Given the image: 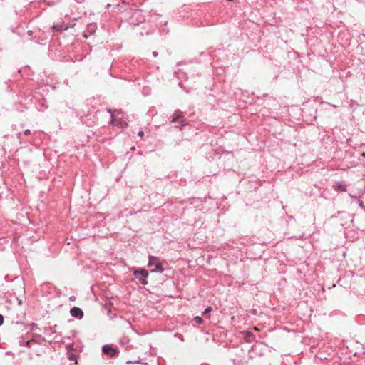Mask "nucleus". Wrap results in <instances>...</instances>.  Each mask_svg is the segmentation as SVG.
<instances>
[{"mask_svg": "<svg viewBox=\"0 0 365 365\" xmlns=\"http://www.w3.org/2000/svg\"><path fill=\"white\" fill-rule=\"evenodd\" d=\"M76 1H78V2H80V1H81L82 0H76Z\"/></svg>", "mask_w": 365, "mask_h": 365, "instance_id": "20", "label": "nucleus"}, {"mask_svg": "<svg viewBox=\"0 0 365 365\" xmlns=\"http://www.w3.org/2000/svg\"><path fill=\"white\" fill-rule=\"evenodd\" d=\"M70 313L72 317L81 319L83 317V311L76 307H74L71 309Z\"/></svg>", "mask_w": 365, "mask_h": 365, "instance_id": "5", "label": "nucleus"}, {"mask_svg": "<svg viewBox=\"0 0 365 365\" xmlns=\"http://www.w3.org/2000/svg\"><path fill=\"white\" fill-rule=\"evenodd\" d=\"M148 265L151 268L150 271L152 272H163L164 271L162 264L159 262L158 258L156 257L150 256Z\"/></svg>", "mask_w": 365, "mask_h": 365, "instance_id": "1", "label": "nucleus"}, {"mask_svg": "<svg viewBox=\"0 0 365 365\" xmlns=\"http://www.w3.org/2000/svg\"><path fill=\"white\" fill-rule=\"evenodd\" d=\"M183 117V113L180 110H177L174 113L173 116L172 121L173 122H177L179 119L182 118Z\"/></svg>", "mask_w": 365, "mask_h": 365, "instance_id": "10", "label": "nucleus"}, {"mask_svg": "<svg viewBox=\"0 0 365 365\" xmlns=\"http://www.w3.org/2000/svg\"><path fill=\"white\" fill-rule=\"evenodd\" d=\"M187 125V123L185 122V120H182L181 121V125H182V126H184V125Z\"/></svg>", "mask_w": 365, "mask_h": 365, "instance_id": "16", "label": "nucleus"}, {"mask_svg": "<svg viewBox=\"0 0 365 365\" xmlns=\"http://www.w3.org/2000/svg\"><path fill=\"white\" fill-rule=\"evenodd\" d=\"M334 190L340 192H346V185L342 182H337L334 185Z\"/></svg>", "mask_w": 365, "mask_h": 365, "instance_id": "8", "label": "nucleus"}, {"mask_svg": "<svg viewBox=\"0 0 365 365\" xmlns=\"http://www.w3.org/2000/svg\"><path fill=\"white\" fill-rule=\"evenodd\" d=\"M4 323V317L1 314H0V326Z\"/></svg>", "mask_w": 365, "mask_h": 365, "instance_id": "14", "label": "nucleus"}, {"mask_svg": "<svg viewBox=\"0 0 365 365\" xmlns=\"http://www.w3.org/2000/svg\"><path fill=\"white\" fill-rule=\"evenodd\" d=\"M102 351L105 355L113 358L118 356L119 353L117 349L109 344L104 345L102 348Z\"/></svg>", "mask_w": 365, "mask_h": 365, "instance_id": "3", "label": "nucleus"}, {"mask_svg": "<svg viewBox=\"0 0 365 365\" xmlns=\"http://www.w3.org/2000/svg\"><path fill=\"white\" fill-rule=\"evenodd\" d=\"M36 344H40L41 342H40V341L36 340V339H31V340H28L26 341H24L23 339L19 341V345L21 346H25L29 348L32 347V346Z\"/></svg>", "mask_w": 365, "mask_h": 365, "instance_id": "6", "label": "nucleus"}, {"mask_svg": "<svg viewBox=\"0 0 365 365\" xmlns=\"http://www.w3.org/2000/svg\"><path fill=\"white\" fill-rule=\"evenodd\" d=\"M351 104L354 105L353 101H351Z\"/></svg>", "mask_w": 365, "mask_h": 365, "instance_id": "18", "label": "nucleus"}, {"mask_svg": "<svg viewBox=\"0 0 365 365\" xmlns=\"http://www.w3.org/2000/svg\"><path fill=\"white\" fill-rule=\"evenodd\" d=\"M117 113L119 114V112L115 111V114H111L110 115V122L115 125H118L121 128H124L127 126V122L123 119V116L118 118Z\"/></svg>", "mask_w": 365, "mask_h": 365, "instance_id": "2", "label": "nucleus"}, {"mask_svg": "<svg viewBox=\"0 0 365 365\" xmlns=\"http://www.w3.org/2000/svg\"><path fill=\"white\" fill-rule=\"evenodd\" d=\"M194 321H195L196 323L199 324H202V323H203V319H202L200 317H198V316H197V317H195L194 318Z\"/></svg>", "mask_w": 365, "mask_h": 365, "instance_id": "11", "label": "nucleus"}, {"mask_svg": "<svg viewBox=\"0 0 365 365\" xmlns=\"http://www.w3.org/2000/svg\"><path fill=\"white\" fill-rule=\"evenodd\" d=\"M134 275L135 277L138 278L139 276L142 277L143 279H140V282L143 284H147V282L145 281V278L148 277V272L147 270L144 269H142L139 271H135L134 272Z\"/></svg>", "mask_w": 365, "mask_h": 365, "instance_id": "4", "label": "nucleus"}, {"mask_svg": "<svg viewBox=\"0 0 365 365\" xmlns=\"http://www.w3.org/2000/svg\"><path fill=\"white\" fill-rule=\"evenodd\" d=\"M212 310V307H208L205 309V310L203 312V314H207L208 313H210L211 311Z\"/></svg>", "mask_w": 365, "mask_h": 365, "instance_id": "12", "label": "nucleus"}, {"mask_svg": "<svg viewBox=\"0 0 365 365\" xmlns=\"http://www.w3.org/2000/svg\"><path fill=\"white\" fill-rule=\"evenodd\" d=\"M73 346L69 344L66 346V348L68 351V358L70 361H74L75 364H77L76 356L73 353H70V351L72 349Z\"/></svg>", "mask_w": 365, "mask_h": 365, "instance_id": "9", "label": "nucleus"}, {"mask_svg": "<svg viewBox=\"0 0 365 365\" xmlns=\"http://www.w3.org/2000/svg\"><path fill=\"white\" fill-rule=\"evenodd\" d=\"M74 24H68L67 26H64L63 24H55L53 26L52 29L55 31H61L63 30H67L69 27H73Z\"/></svg>", "mask_w": 365, "mask_h": 365, "instance_id": "7", "label": "nucleus"}, {"mask_svg": "<svg viewBox=\"0 0 365 365\" xmlns=\"http://www.w3.org/2000/svg\"><path fill=\"white\" fill-rule=\"evenodd\" d=\"M351 104L354 105L353 101H351Z\"/></svg>", "mask_w": 365, "mask_h": 365, "instance_id": "19", "label": "nucleus"}, {"mask_svg": "<svg viewBox=\"0 0 365 365\" xmlns=\"http://www.w3.org/2000/svg\"><path fill=\"white\" fill-rule=\"evenodd\" d=\"M30 134H31V130H30L27 129V130H26L24 131V135H30Z\"/></svg>", "mask_w": 365, "mask_h": 365, "instance_id": "13", "label": "nucleus"}, {"mask_svg": "<svg viewBox=\"0 0 365 365\" xmlns=\"http://www.w3.org/2000/svg\"><path fill=\"white\" fill-rule=\"evenodd\" d=\"M157 55H158V53H157V52H153V56H157Z\"/></svg>", "mask_w": 365, "mask_h": 365, "instance_id": "17", "label": "nucleus"}, {"mask_svg": "<svg viewBox=\"0 0 365 365\" xmlns=\"http://www.w3.org/2000/svg\"><path fill=\"white\" fill-rule=\"evenodd\" d=\"M138 135H139L140 137H141V138H142V137H143V136H144V133H143V131H142V130L139 131V133H138Z\"/></svg>", "mask_w": 365, "mask_h": 365, "instance_id": "15", "label": "nucleus"}]
</instances>
